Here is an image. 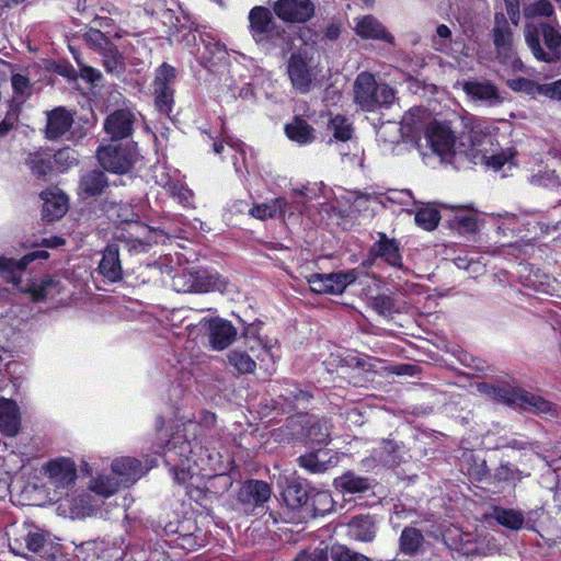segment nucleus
I'll list each match as a JSON object with an SVG mask.
<instances>
[{"label": "nucleus", "mask_w": 561, "mask_h": 561, "mask_svg": "<svg viewBox=\"0 0 561 561\" xmlns=\"http://www.w3.org/2000/svg\"><path fill=\"white\" fill-rule=\"evenodd\" d=\"M272 490L270 485L261 480L245 481L238 491V501L247 506L257 507L267 502Z\"/></svg>", "instance_id": "17"}, {"label": "nucleus", "mask_w": 561, "mask_h": 561, "mask_svg": "<svg viewBox=\"0 0 561 561\" xmlns=\"http://www.w3.org/2000/svg\"><path fill=\"white\" fill-rule=\"evenodd\" d=\"M492 33L497 58L501 62L507 64L513 57V32L503 13L495 14Z\"/></svg>", "instance_id": "14"}, {"label": "nucleus", "mask_w": 561, "mask_h": 561, "mask_svg": "<svg viewBox=\"0 0 561 561\" xmlns=\"http://www.w3.org/2000/svg\"><path fill=\"white\" fill-rule=\"evenodd\" d=\"M525 42L534 57L547 64L561 59V28L551 23H526Z\"/></svg>", "instance_id": "1"}, {"label": "nucleus", "mask_w": 561, "mask_h": 561, "mask_svg": "<svg viewBox=\"0 0 561 561\" xmlns=\"http://www.w3.org/2000/svg\"><path fill=\"white\" fill-rule=\"evenodd\" d=\"M249 27L257 44H276L285 33L282 25L274 20L270 9L256 5L249 12Z\"/></svg>", "instance_id": "6"}, {"label": "nucleus", "mask_w": 561, "mask_h": 561, "mask_svg": "<svg viewBox=\"0 0 561 561\" xmlns=\"http://www.w3.org/2000/svg\"><path fill=\"white\" fill-rule=\"evenodd\" d=\"M293 561H328L325 548L316 547L301 550Z\"/></svg>", "instance_id": "55"}, {"label": "nucleus", "mask_w": 561, "mask_h": 561, "mask_svg": "<svg viewBox=\"0 0 561 561\" xmlns=\"http://www.w3.org/2000/svg\"><path fill=\"white\" fill-rule=\"evenodd\" d=\"M309 503L307 506L314 515H325L333 510L334 501L329 491L311 489L309 494Z\"/></svg>", "instance_id": "34"}, {"label": "nucleus", "mask_w": 561, "mask_h": 561, "mask_svg": "<svg viewBox=\"0 0 561 561\" xmlns=\"http://www.w3.org/2000/svg\"><path fill=\"white\" fill-rule=\"evenodd\" d=\"M524 15L527 19L551 16L554 13L552 4L548 0H538L524 7Z\"/></svg>", "instance_id": "45"}, {"label": "nucleus", "mask_w": 561, "mask_h": 561, "mask_svg": "<svg viewBox=\"0 0 561 561\" xmlns=\"http://www.w3.org/2000/svg\"><path fill=\"white\" fill-rule=\"evenodd\" d=\"M330 556L333 561H371L368 557L339 543L331 547Z\"/></svg>", "instance_id": "42"}, {"label": "nucleus", "mask_w": 561, "mask_h": 561, "mask_svg": "<svg viewBox=\"0 0 561 561\" xmlns=\"http://www.w3.org/2000/svg\"><path fill=\"white\" fill-rule=\"evenodd\" d=\"M356 278L357 273L348 271L346 273L312 274L307 280L313 293L340 295Z\"/></svg>", "instance_id": "10"}, {"label": "nucleus", "mask_w": 561, "mask_h": 561, "mask_svg": "<svg viewBox=\"0 0 561 561\" xmlns=\"http://www.w3.org/2000/svg\"><path fill=\"white\" fill-rule=\"evenodd\" d=\"M440 220L439 213L432 206L420 208L415 214V222L417 226L425 230H433L437 227Z\"/></svg>", "instance_id": "41"}, {"label": "nucleus", "mask_w": 561, "mask_h": 561, "mask_svg": "<svg viewBox=\"0 0 561 561\" xmlns=\"http://www.w3.org/2000/svg\"><path fill=\"white\" fill-rule=\"evenodd\" d=\"M538 95L547 96L552 100H561V79L550 83H539Z\"/></svg>", "instance_id": "60"}, {"label": "nucleus", "mask_w": 561, "mask_h": 561, "mask_svg": "<svg viewBox=\"0 0 561 561\" xmlns=\"http://www.w3.org/2000/svg\"><path fill=\"white\" fill-rule=\"evenodd\" d=\"M493 515L499 524L510 529H519L524 524V515L515 510L495 508Z\"/></svg>", "instance_id": "37"}, {"label": "nucleus", "mask_w": 561, "mask_h": 561, "mask_svg": "<svg viewBox=\"0 0 561 561\" xmlns=\"http://www.w3.org/2000/svg\"><path fill=\"white\" fill-rule=\"evenodd\" d=\"M356 34L364 39L383 41L393 44V36L387 32L386 27L373 15H366L360 19L355 26Z\"/></svg>", "instance_id": "26"}, {"label": "nucleus", "mask_w": 561, "mask_h": 561, "mask_svg": "<svg viewBox=\"0 0 561 561\" xmlns=\"http://www.w3.org/2000/svg\"><path fill=\"white\" fill-rule=\"evenodd\" d=\"M174 78L175 69L168 64H162L157 70L153 85L170 87V83L174 80Z\"/></svg>", "instance_id": "56"}, {"label": "nucleus", "mask_w": 561, "mask_h": 561, "mask_svg": "<svg viewBox=\"0 0 561 561\" xmlns=\"http://www.w3.org/2000/svg\"><path fill=\"white\" fill-rule=\"evenodd\" d=\"M507 85L515 92H524L531 96H536L539 93V83L526 78L508 80Z\"/></svg>", "instance_id": "51"}, {"label": "nucleus", "mask_w": 561, "mask_h": 561, "mask_svg": "<svg viewBox=\"0 0 561 561\" xmlns=\"http://www.w3.org/2000/svg\"><path fill=\"white\" fill-rule=\"evenodd\" d=\"M353 198V206L360 210L366 208V204L371 199H377V196L374 194H367L362 192H353L352 194Z\"/></svg>", "instance_id": "63"}, {"label": "nucleus", "mask_w": 561, "mask_h": 561, "mask_svg": "<svg viewBox=\"0 0 561 561\" xmlns=\"http://www.w3.org/2000/svg\"><path fill=\"white\" fill-rule=\"evenodd\" d=\"M273 11L282 21L287 23H305L314 14L311 0H277Z\"/></svg>", "instance_id": "12"}, {"label": "nucleus", "mask_w": 561, "mask_h": 561, "mask_svg": "<svg viewBox=\"0 0 561 561\" xmlns=\"http://www.w3.org/2000/svg\"><path fill=\"white\" fill-rule=\"evenodd\" d=\"M287 73L296 91L307 93L311 90L314 75L312 72L311 59L305 50L299 49L290 55Z\"/></svg>", "instance_id": "9"}, {"label": "nucleus", "mask_w": 561, "mask_h": 561, "mask_svg": "<svg viewBox=\"0 0 561 561\" xmlns=\"http://www.w3.org/2000/svg\"><path fill=\"white\" fill-rule=\"evenodd\" d=\"M24 162L37 179L46 180L54 171L53 153L49 149L38 148L27 152Z\"/></svg>", "instance_id": "20"}, {"label": "nucleus", "mask_w": 561, "mask_h": 561, "mask_svg": "<svg viewBox=\"0 0 561 561\" xmlns=\"http://www.w3.org/2000/svg\"><path fill=\"white\" fill-rule=\"evenodd\" d=\"M370 306L380 314L390 313L394 308V302L390 296L378 295L370 299Z\"/></svg>", "instance_id": "58"}, {"label": "nucleus", "mask_w": 561, "mask_h": 561, "mask_svg": "<svg viewBox=\"0 0 561 561\" xmlns=\"http://www.w3.org/2000/svg\"><path fill=\"white\" fill-rule=\"evenodd\" d=\"M47 545V536L41 531H31L25 537L26 548L35 553H43Z\"/></svg>", "instance_id": "53"}, {"label": "nucleus", "mask_w": 561, "mask_h": 561, "mask_svg": "<svg viewBox=\"0 0 561 561\" xmlns=\"http://www.w3.org/2000/svg\"><path fill=\"white\" fill-rule=\"evenodd\" d=\"M11 84L15 95L14 100L12 101L13 103L15 101L23 102L30 96L31 83L27 77L20 73H15L11 78Z\"/></svg>", "instance_id": "47"}, {"label": "nucleus", "mask_w": 561, "mask_h": 561, "mask_svg": "<svg viewBox=\"0 0 561 561\" xmlns=\"http://www.w3.org/2000/svg\"><path fill=\"white\" fill-rule=\"evenodd\" d=\"M285 133L290 140L299 145L310 144L316 138L314 128L300 117H296L291 123H288L285 126Z\"/></svg>", "instance_id": "30"}, {"label": "nucleus", "mask_w": 561, "mask_h": 561, "mask_svg": "<svg viewBox=\"0 0 561 561\" xmlns=\"http://www.w3.org/2000/svg\"><path fill=\"white\" fill-rule=\"evenodd\" d=\"M357 540L370 541L375 537V528L368 517H356L350 524Z\"/></svg>", "instance_id": "39"}, {"label": "nucleus", "mask_w": 561, "mask_h": 561, "mask_svg": "<svg viewBox=\"0 0 561 561\" xmlns=\"http://www.w3.org/2000/svg\"><path fill=\"white\" fill-rule=\"evenodd\" d=\"M422 531L415 527H405L399 538V550L407 556H415L424 545Z\"/></svg>", "instance_id": "29"}, {"label": "nucleus", "mask_w": 561, "mask_h": 561, "mask_svg": "<svg viewBox=\"0 0 561 561\" xmlns=\"http://www.w3.org/2000/svg\"><path fill=\"white\" fill-rule=\"evenodd\" d=\"M530 183L538 186H556L559 182L553 170H545L531 175Z\"/></svg>", "instance_id": "57"}, {"label": "nucleus", "mask_w": 561, "mask_h": 561, "mask_svg": "<svg viewBox=\"0 0 561 561\" xmlns=\"http://www.w3.org/2000/svg\"><path fill=\"white\" fill-rule=\"evenodd\" d=\"M43 215L48 221L61 218L68 209L67 196L56 188L42 192Z\"/></svg>", "instance_id": "21"}, {"label": "nucleus", "mask_w": 561, "mask_h": 561, "mask_svg": "<svg viewBox=\"0 0 561 561\" xmlns=\"http://www.w3.org/2000/svg\"><path fill=\"white\" fill-rule=\"evenodd\" d=\"M56 286L57 282L55 279L46 277L41 283L28 285L25 291L31 295L33 301H42L48 296L50 289Z\"/></svg>", "instance_id": "44"}, {"label": "nucleus", "mask_w": 561, "mask_h": 561, "mask_svg": "<svg viewBox=\"0 0 561 561\" xmlns=\"http://www.w3.org/2000/svg\"><path fill=\"white\" fill-rule=\"evenodd\" d=\"M100 55L106 72L119 76L124 71L125 59L114 44Z\"/></svg>", "instance_id": "36"}, {"label": "nucleus", "mask_w": 561, "mask_h": 561, "mask_svg": "<svg viewBox=\"0 0 561 561\" xmlns=\"http://www.w3.org/2000/svg\"><path fill=\"white\" fill-rule=\"evenodd\" d=\"M179 448L180 451L176 450L175 442L168 443L164 454L165 462L169 465L173 462L172 473L174 481L178 484L185 485L188 489V483L193 479L194 472L191 471L190 467H185L184 460L182 459H180L181 465H178L176 456H185L186 461H188L186 453H191V444L190 442H183Z\"/></svg>", "instance_id": "13"}, {"label": "nucleus", "mask_w": 561, "mask_h": 561, "mask_svg": "<svg viewBox=\"0 0 561 561\" xmlns=\"http://www.w3.org/2000/svg\"><path fill=\"white\" fill-rule=\"evenodd\" d=\"M49 253L45 250H37L25 254L20 260L14 259H0V268L9 271V272H22L24 271L30 263L35 260H46L48 259Z\"/></svg>", "instance_id": "33"}, {"label": "nucleus", "mask_w": 561, "mask_h": 561, "mask_svg": "<svg viewBox=\"0 0 561 561\" xmlns=\"http://www.w3.org/2000/svg\"><path fill=\"white\" fill-rule=\"evenodd\" d=\"M329 129L332 130L334 137L341 141L351 139L353 133L351 124H348L347 119L342 115H336L331 118Z\"/></svg>", "instance_id": "43"}, {"label": "nucleus", "mask_w": 561, "mask_h": 561, "mask_svg": "<svg viewBox=\"0 0 561 561\" xmlns=\"http://www.w3.org/2000/svg\"><path fill=\"white\" fill-rule=\"evenodd\" d=\"M494 398L499 402L527 411L546 413L550 410L548 401L520 388L499 387L494 389Z\"/></svg>", "instance_id": "8"}, {"label": "nucleus", "mask_w": 561, "mask_h": 561, "mask_svg": "<svg viewBox=\"0 0 561 561\" xmlns=\"http://www.w3.org/2000/svg\"><path fill=\"white\" fill-rule=\"evenodd\" d=\"M377 241L370 248V254L379 257L388 265L396 268H403L400 244L393 238H388L385 232H378Z\"/></svg>", "instance_id": "15"}, {"label": "nucleus", "mask_w": 561, "mask_h": 561, "mask_svg": "<svg viewBox=\"0 0 561 561\" xmlns=\"http://www.w3.org/2000/svg\"><path fill=\"white\" fill-rule=\"evenodd\" d=\"M157 183L163 186L172 197L179 201V203L183 205L191 204L193 193L185 185L172 180H167L165 182L157 181Z\"/></svg>", "instance_id": "40"}, {"label": "nucleus", "mask_w": 561, "mask_h": 561, "mask_svg": "<svg viewBox=\"0 0 561 561\" xmlns=\"http://www.w3.org/2000/svg\"><path fill=\"white\" fill-rule=\"evenodd\" d=\"M237 329L231 322L215 318L208 321V340L213 350L222 351L236 340Z\"/></svg>", "instance_id": "16"}, {"label": "nucleus", "mask_w": 561, "mask_h": 561, "mask_svg": "<svg viewBox=\"0 0 561 561\" xmlns=\"http://www.w3.org/2000/svg\"><path fill=\"white\" fill-rule=\"evenodd\" d=\"M228 363L240 374H252L256 368L254 358L242 350H232L227 354Z\"/></svg>", "instance_id": "35"}, {"label": "nucleus", "mask_w": 561, "mask_h": 561, "mask_svg": "<svg viewBox=\"0 0 561 561\" xmlns=\"http://www.w3.org/2000/svg\"><path fill=\"white\" fill-rule=\"evenodd\" d=\"M135 116L128 110H118L107 116L104 123L105 131L113 140L131 135Z\"/></svg>", "instance_id": "18"}, {"label": "nucleus", "mask_w": 561, "mask_h": 561, "mask_svg": "<svg viewBox=\"0 0 561 561\" xmlns=\"http://www.w3.org/2000/svg\"><path fill=\"white\" fill-rule=\"evenodd\" d=\"M299 465L312 473H322L328 469L327 462L321 459V453H310L298 458Z\"/></svg>", "instance_id": "46"}, {"label": "nucleus", "mask_w": 561, "mask_h": 561, "mask_svg": "<svg viewBox=\"0 0 561 561\" xmlns=\"http://www.w3.org/2000/svg\"><path fill=\"white\" fill-rule=\"evenodd\" d=\"M99 163L104 170L116 173H128L137 159L135 148L128 145L108 144L96 151Z\"/></svg>", "instance_id": "7"}, {"label": "nucleus", "mask_w": 561, "mask_h": 561, "mask_svg": "<svg viewBox=\"0 0 561 561\" xmlns=\"http://www.w3.org/2000/svg\"><path fill=\"white\" fill-rule=\"evenodd\" d=\"M21 417L16 402L11 399H0V432L7 436H15L20 431Z\"/></svg>", "instance_id": "24"}, {"label": "nucleus", "mask_w": 561, "mask_h": 561, "mask_svg": "<svg viewBox=\"0 0 561 561\" xmlns=\"http://www.w3.org/2000/svg\"><path fill=\"white\" fill-rule=\"evenodd\" d=\"M90 489L104 497L113 495L118 489V482L108 477H99L91 481Z\"/></svg>", "instance_id": "48"}, {"label": "nucleus", "mask_w": 561, "mask_h": 561, "mask_svg": "<svg viewBox=\"0 0 561 561\" xmlns=\"http://www.w3.org/2000/svg\"><path fill=\"white\" fill-rule=\"evenodd\" d=\"M226 285V280L219 274L206 270H184L172 278V287L178 293L222 291Z\"/></svg>", "instance_id": "5"}, {"label": "nucleus", "mask_w": 561, "mask_h": 561, "mask_svg": "<svg viewBox=\"0 0 561 561\" xmlns=\"http://www.w3.org/2000/svg\"><path fill=\"white\" fill-rule=\"evenodd\" d=\"M137 217L133 209L125 205L119 207L117 218L123 227L116 229L115 240L125 243L128 251L140 253L146 252L156 242L154 231L149 226L135 219Z\"/></svg>", "instance_id": "2"}, {"label": "nucleus", "mask_w": 561, "mask_h": 561, "mask_svg": "<svg viewBox=\"0 0 561 561\" xmlns=\"http://www.w3.org/2000/svg\"><path fill=\"white\" fill-rule=\"evenodd\" d=\"M156 105L160 112L171 110L173 90L170 87H154Z\"/></svg>", "instance_id": "52"}, {"label": "nucleus", "mask_w": 561, "mask_h": 561, "mask_svg": "<svg viewBox=\"0 0 561 561\" xmlns=\"http://www.w3.org/2000/svg\"><path fill=\"white\" fill-rule=\"evenodd\" d=\"M336 488L348 493H360L369 489L368 479L348 471L334 480Z\"/></svg>", "instance_id": "32"}, {"label": "nucleus", "mask_w": 561, "mask_h": 561, "mask_svg": "<svg viewBox=\"0 0 561 561\" xmlns=\"http://www.w3.org/2000/svg\"><path fill=\"white\" fill-rule=\"evenodd\" d=\"M355 102L367 112L389 106L394 100V91L386 83H379L368 72L357 76L354 84Z\"/></svg>", "instance_id": "3"}, {"label": "nucleus", "mask_w": 561, "mask_h": 561, "mask_svg": "<svg viewBox=\"0 0 561 561\" xmlns=\"http://www.w3.org/2000/svg\"><path fill=\"white\" fill-rule=\"evenodd\" d=\"M87 44L96 50L99 54L111 47L113 43L105 36L104 33L96 28H91L84 35Z\"/></svg>", "instance_id": "49"}, {"label": "nucleus", "mask_w": 561, "mask_h": 561, "mask_svg": "<svg viewBox=\"0 0 561 561\" xmlns=\"http://www.w3.org/2000/svg\"><path fill=\"white\" fill-rule=\"evenodd\" d=\"M330 431L327 423H317L308 431V437L318 444H325L329 439Z\"/></svg>", "instance_id": "59"}, {"label": "nucleus", "mask_w": 561, "mask_h": 561, "mask_svg": "<svg viewBox=\"0 0 561 561\" xmlns=\"http://www.w3.org/2000/svg\"><path fill=\"white\" fill-rule=\"evenodd\" d=\"M504 2L511 22L518 25L520 18L519 0H504Z\"/></svg>", "instance_id": "61"}, {"label": "nucleus", "mask_w": 561, "mask_h": 561, "mask_svg": "<svg viewBox=\"0 0 561 561\" xmlns=\"http://www.w3.org/2000/svg\"><path fill=\"white\" fill-rule=\"evenodd\" d=\"M302 211L300 205H289L286 199L278 197L267 203L257 204L250 209V215L256 219L265 220L276 216L284 217L286 214L293 215L295 211Z\"/></svg>", "instance_id": "19"}, {"label": "nucleus", "mask_w": 561, "mask_h": 561, "mask_svg": "<svg viewBox=\"0 0 561 561\" xmlns=\"http://www.w3.org/2000/svg\"><path fill=\"white\" fill-rule=\"evenodd\" d=\"M19 119V106L11 102L5 117L0 122V137L5 136L14 128Z\"/></svg>", "instance_id": "54"}, {"label": "nucleus", "mask_w": 561, "mask_h": 561, "mask_svg": "<svg viewBox=\"0 0 561 561\" xmlns=\"http://www.w3.org/2000/svg\"><path fill=\"white\" fill-rule=\"evenodd\" d=\"M77 61L80 67L81 78H83L87 81H90L92 83L101 80L102 73L98 69L90 67V66L82 65L78 59H77Z\"/></svg>", "instance_id": "62"}, {"label": "nucleus", "mask_w": 561, "mask_h": 561, "mask_svg": "<svg viewBox=\"0 0 561 561\" xmlns=\"http://www.w3.org/2000/svg\"><path fill=\"white\" fill-rule=\"evenodd\" d=\"M311 488L297 481L290 482L284 490V500L288 506L296 508L307 506Z\"/></svg>", "instance_id": "31"}, {"label": "nucleus", "mask_w": 561, "mask_h": 561, "mask_svg": "<svg viewBox=\"0 0 561 561\" xmlns=\"http://www.w3.org/2000/svg\"><path fill=\"white\" fill-rule=\"evenodd\" d=\"M47 479L46 486L51 500L59 501L69 494L77 479V468L70 458L60 457L49 460L43 466Z\"/></svg>", "instance_id": "4"}, {"label": "nucleus", "mask_w": 561, "mask_h": 561, "mask_svg": "<svg viewBox=\"0 0 561 561\" xmlns=\"http://www.w3.org/2000/svg\"><path fill=\"white\" fill-rule=\"evenodd\" d=\"M107 185V178L102 171L91 170L81 176L79 191L85 197H94L101 195Z\"/></svg>", "instance_id": "28"}, {"label": "nucleus", "mask_w": 561, "mask_h": 561, "mask_svg": "<svg viewBox=\"0 0 561 561\" xmlns=\"http://www.w3.org/2000/svg\"><path fill=\"white\" fill-rule=\"evenodd\" d=\"M426 145L438 156H448L455 152L456 135L449 124L432 122L425 129Z\"/></svg>", "instance_id": "11"}, {"label": "nucleus", "mask_w": 561, "mask_h": 561, "mask_svg": "<svg viewBox=\"0 0 561 561\" xmlns=\"http://www.w3.org/2000/svg\"><path fill=\"white\" fill-rule=\"evenodd\" d=\"M463 91L472 99L497 105L503 102L497 88L489 81H466Z\"/></svg>", "instance_id": "25"}, {"label": "nucleus", "mask_w": 561, "mask_h": 561, "mask_svg": "<svg viewBox=\"0 0 561 561\" xmlns=\"http://www.w3.org/2000/svg\"><path fill=\"white\" fill-rule=\"evenodd\" d=\"M73 117L65 107H56L47 113L46 137L55 140L65 135L72 126Z\"/></svg>", "instance_id": "22"}, {"label": "nucleus", "mask_w": 561, "mask_h": 561, "mask_svg": "<svg viewBox=\"0 0 561 561\" xmlns=\"http://www.w3.org/2000/svg\"><path fill=\"white\" fill-rule=\"evenodd\" d=\"M426 111L422 108H413L407 112L402 118V130L409 134H416L424 127V117Z\"/></svg>", "instance_id": "38"}, {"label": "nucleus", "mask_w": 561, "mask_h": 561, "mask_svg": "<svg viewBox=\"0 0 561 561\" xmlns=\"http://www.w3.org/2000/svg\"><path fill=\"white\" fill-rule=\"evenodd\" d=\"M99 272L104 278L112 283L122 279L123 268L117 244L112 243L105 248L99 264Z\"/></svg>", "instance_id": "23"}, {"label": "nucleus", "mask_w": 561, "mask_h": 561, "mask_svg": "<svg viewBox=\"0 0 561 561\" xmlns=\"http://www.w3.org/2000/svg\"><path fill=\"white\" fill-rule=\"evenodd\" d=\"M485 164L494 170H500L507 161L503 154L484 156Z\"/></svg>", "instance_id": "64"}, {"label": "nucleus", "mask_w": 561, "mask_h": 561, "mask_svg": "<svg viewBox=\"0 0 561 561\" xmlns=\"http://www.w3.org/2000/svg\"><path fill=\"white\" fill-rule=\"evenodd\" d=\"M53 163L60 172L66 171L71 165L77 163V156L75 150L70 148H62L53 154Z\"/></svg>", "instance_id": "50"}, {"label": "nucleus", "mask_w": 561, "mask_h": 561, "mask_svg": "<svg viewBox=\"0 0 561 561\" xmlns=\"http://www.w3.org/2000/svg\"><path fill=\"white\" fill-rule=\"evenodd\" d=\"M112 470L119 478V481L126 485L140 479L146 470L136 458L122 457L112 462Z\"/></svg>", "instance_id": "27"}]
</instances>
